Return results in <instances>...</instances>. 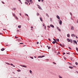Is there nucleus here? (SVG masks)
Wrapping results in <instances>:
<instances>
[{
  "mask_svg": "<svg viewBox=\"0 0 78 78\" xmlns=\"http://www.w3.org/2000/svg\"><path fill=\"white\" fill-rule=\"evenodd\" d=\"M20 66H22V67H25L26 68H27V66H26L22 65H20Z\"/></svg>",
  "mask_w": 78,
  "mask_h": 78,
  "instance_id": "nucleus-1",
  "label": "nucleus"
},
{
  "mask_svg": "<svg viewBox=\"0 0 78 78\" xmlns=\"http://www.w3.org/2000/svg\"><path fill=\"white\" fill-rule=\"evenodd\" d=\"M37 6H38V8H39V9H42V8L41 7V6H39V5L38 4H37Z\"/></svg>",
  "mask_w": 78,
  "mask_h": 78,
  "instance_id": "nucleus-2",
  "label": "nucleus"
},
{
  "mask_svg": "<svg viewBox=\"0 0 78 78\" xmlns=\"http://www.w3.org/2000/svg\"><path fill=\"white\" fill-rule=\"evenodd\" d=\"M71 30H74V27L73 26H71Z\"/></svg>",
  "mask_w": 78,
  "mask_h": 78,
  "instance_id": "nucleus-3",
  "label": "nucleus"
},
{
  "mask_svg": "<svg viewBox=\"0 0 78 78\" xmlns=\"http://www.w3.org/2000/svg\"><path fill=\"white\" fill-rule=\"evenodd\" d=\"M59 23L60 25L62 24V21L61 20H59Z\"/></svg>",
  "mask_w": 78,
  "mask_h": 78,
  "instance_id": "nucleus-4",
  "label": "nucleus"
},
{
  "mask_svg": "<svg viewBox=\"0 0 78 78\" xmlns=\"http://www.w3.org/2000/svg\"><path fill=\"white\" fill-rule=\"evenodd\" d=\"M56 17L58 19H60V17L58 15H57L56 16Z\"/></svg>",
  "mask_w": 78,
  "mask_h": 78,
  "instance_id": "nucleus-5",
  "label": "nucleus"
},
{
  "mask_svg": "<svg viewBox=\"0 0 78 78\" xmlns=\"http://www.w3.org/2000/svg\"><path fill=\"white\" fill-rule=\"evenodd\" d=\"M67 41H68V42H70L71 40H70V39H69L67 38Z\"/></svg>",
  "mask_w": 78,
  "mask_h": 78,
  "instance_id": "nucleus-6",
  "label": "nucleus"
},
{
  "mask_svg": "<svg viewBox=\"0 0 78 78\" xmlns=\"http://www.w3.org/2000/svg\"><path fill=\"white\" fill-rule=\"evenodd\" d=\"M50 27H52V28H54V26L52 24L50 25Z\"/></svg>",
  "mask_w": 78,
  "mask_h": 78,
  "instance_id": "nucleus-7",
  "label": "nucleus"
},
{
  "mask_svg": "<svg viewBox=\"0 0 78 78\" xmlns=\"http://www.w3.org/2000/svg\"><path fill=\"white\" fill-rule=\"evenodd\" d=\"M45 56L44 55H43L42 56H39L38 57V58H43V57H44Z\"/></svg>",
  "mask_w": 78,
  "mask_h": 78,
  "instance_id": "nucleus-8",
  "label": "nucleus"
},
{
  "mask_svg": "<svg viewBox=\"0 0 78 78\" xmlns=\"http://www.w3.org/2000/svg\"><path fill=\"white\" fill-rule=\"evenodd\" d=\"M46 16H47V17H49V15H48V13H46Z\"/></svg>",
  "mask_w": 78,
  "mask_h": 78,
  "instance_id": "nucleus-9",
  "label": "nucleus"
},
{
  "mask_svg": "<svg viewBox=\"0 0 78 78\" xmlns=\"http://www.w3.org/2000/svg\"><path fill=\"white\" fill-rule=\"evenodd\" d=\"M69 68H70V69H73V67L72 66H69Z\"/></svg>",
  "mask_w": 78,
  "mask_h": 78,
  "instance_id": "nucleus-10",
  "label": "nucleus"
},
{
  "mask_svg": "<svg viewBox=\"0 0 78 78\" xmlns=\"http://www.w3.org/2000/svg\"><path fill=\"white\" fill-rule=\"evenodd\" d=\"M71 36L72 37H75V35L74 34H72L71 35Z\"/></svg>",
  "mask_w": 78,
  "mask_h": 78,
  "instance_id": "nucleus-11",
  "label": "nucleus"
},
{
  "mask_svg": "<svg viewBox=\"0 0 78 78\" xmlns=\"http://www.w3.org/2000/svg\"><path fill=\"white\" fill-rule=\"evenodd\" d=\"M40 19L41 22H42V19L41 17H40Z\"/></svg>",
  "mask_w": 78,
  "mask_h": 78,
  "instance_id": "nucleus-12",
  "label": "nucleus"
},
{
  "mask_svg": "<svg viewBox=\"0 0 78 78\" xmlns=\"http://www.w3.org/2000/svg\"><path fill=\"white\" fill-rule=\"evenodd\" d=\"M58 77L59 78H62V76L60 75H58Z\"/></svg>",
  "mask_w": 78,
  "mask_h": 78,
  "instance_id": "nucleus-13",
  "label": "nucleus"
},
{
  "mask_svg": "<svg viewBox=\"0 0 78 78\" xmlns=\"http://www.w3.org/2000/svg\"><path fill=\"white\" fill-rule=\"evenodd\" d=\"M21 27H22V26L21 25L18 26V27L19 28H21Z\"/></svg>",
  "mask_w": 78,
  "mask_h": 78,
  "instance_id": "nucleus-14",
  "label": "nucleus"
},
{
  "mask_svg": "<svg viewBox=\"0 0 78 78\" xmlns=\"http://www.w3.org/2000/svg\"><path fill=\"white\" fill-rule=\"evenodd\" d=\"M67 36L68 37H70V35H69V34H67Z\"/></svg>",
  "mask_w": 78,
  "mask_h": 78,
  "instance_id": "nucleus-15",
  "label": "nucleus"
},
{
  "mask_svg": "<svg viewBox=\"0 0 78 78\" xmlns=\"http://www.w3.org/2000/svg\"><path fill=\"white\" fill-rule=\"evenodd\" d=\"M56 41H57V42H59V40L58 39H56Z\"/></svg>",
  "mask_w": 78,
  "mask_h": 78,
  "instance_id": "nucleus-16",
  "label": "nucleus"
},
{
  "mask_svg": "<svg viewBox=\"0 0 78 78\" xmlns=\"http://www.w3.org/2000/svg\"><path fill=\"white\" fill-rule=\"evenodd\" d=\"M30 74H32V71H31V70H30Z\"/></svg>",
  "mask_w": 78,
  "mask_h": 78,
  "instance_id": "nucleus-17",
  "label": "nucleus"
},
{
  "mask_svg": "<svg viewBox=\"0 0 78 78\" xmlns=\"http://www.w3.org/2000/svg\"><path fill=\"white\" fill-rule=\"evenodd\" d=\"M1 51H3L4 50H5V49L3 48H2L1 49Z\"/></svg>",
  "mask_w": 78,
  "mask_h": 78,
  "instance_id": "nucleus-18",
  "label": "nucleus"
},
{
  "mask_svg": "<svg viewBox=\"0 0 78 78\" xmlns=\"http://www.w3.org/2000/svg\"><path fill=\"white\" fill-rule=\"evenodd\" d=\"M73 42L74 43H76V41L75 40H73Z\"/></svg>",
  "mask_w": 78,
  "mask_h": 78,
  "instance_id": "nucleus-19",
  "label": "nucleus"
},
{
  "mask_svg": "<svg viewBox=\"0 0 78 78\" xmlns=\"http://www.w3.org/2000/svg\"><path fill=\"white\" fill-rule=\"evenodd\" d=\"M15 18H16V19H17V20H18V18L17 17V16H15Z\"/></svg>",
  "mask_w": 78,
  "mask_h": 78,
  "instance_id": "nucleus-20",
  "label": "nucleus"
},
{
  "mask_svg": "<svg viewBox=\"0 0 78 78\" xmlns=\"http://www.w3.org/2000/svg\"><path fill=\"white\" fill-rule=\"evenodd\" d=\"M50 21L51 22H52V18H50Z\"/></svg>",
  "mask_w": 78,
  "mask_h": 78,
  "instance_id": "nucleus-21",
  "label": "nucleus"
},
{
  "mask_svg": "<svg viewBox=\"0 0 78 78\" xmlns=\"http://www.w3.org/2000/svg\"><path fill=\"white\" fill-rule=\"evenodd\" d=\"M26 2H28V3H30V1H29V0H26Z\"/></svg>",
  "mask_w": 78,
  "mask_h": 78,
  "instance_id": "nucleus-22",
  "label": "nucleus"
},
{
  "mask_svg": "<svg viewBox=\"0 0 78 78\" xmlns=\"http://www.w3.org/2000/svg\"><path fill=\"white\" fill-rule=\"evenodd\" d=\"M12 10H13L14 11H15L16 10V8H13L12 9Z\"/></svg>",
  "mask_w": 78,
  "mask_h": 78,
  "instance_id": "nucleus-23",
  "label": "nucleus"
},
{
  "mask_svg": "<svg viewBox=\"0 0 78 78\" xmlns=\"http://www.w3.org/2000/svg\"><path fill=\"white\" fill-rule=\"evenodd\" d=\"M10 65H11V66H13V67H15V66L13 65L11 63Z\"/></svg>",
  "mask_w": 78,
  "mask_h": 78,
  "instance_id": "nucleus-24",
  "label": "nucleus"
},
{
  "mask_svg": "<svg viewBox=\"0 0 78 78\" xmlns=\"http://www.w3.org/2000/svg\"><path fill=\"white\" fill-rule=\"evenodd\" d=\"M17 72H21V70L20 69H18L17 70Z\"/></svg>",
  "mask_w": 78,
  "mask_h": 78,
  "instance_id": "nucleus-25",
  "label": "nucleus"
},
{
  "mask_svg": "<svg viewBox=\"0 0 78 78\" xmlns=\"http://www.w3.org/2000/svg\"><path fill=\"white\" fill-rule=\"evenodd\" d=\"M52 44H55V41H53L52 42Z\"/></svg>",
  "mask_w": 78,
  "mask_h": 78,
  "instance_id": "nucleus-26",
  "label": "nucleus"
},
{
  "mask_svg": "<svg viewBox=\"0 0 78 78\" xmlns=\"http://www.w3.org/2000/svg\"><path fill=\"white\" fill-rule=\"evenodd\" d=\"M70 42H71V43H72L73 42V41H72V40H71Z\"/></svg>",
  "mask_w": 78,
  "mask_h": 78,
  "instance_id": "nucleus-27",
  "label": "nucleus"
},
{
  "mask_svg": "<svg viewBox=\"0 0 78 78\" xmlns=\"http://www.w3.org/2000/svg\"><path fill=\"white\" fill-rule=\"evenodd\" d=\"M76 50H77V51H78V48L76 47Z\"/></svg>",
  "mask_w": 78,
  "mask_h": 78,
  "instance_id": "nucleus-28",
  "label": "nucleus"
},
{
  "mask_svg": "<svg viewBox=\"0 0 78 78\" xmlns=\"http://www.w3.org/2000/svg\"><path fill=\"white\" fill-rule=\"evenodd\" d=\"M25 4H26V5H28V3L27 2H25Z\"/></svg>",
  "mask_w": 78,
  "mask_h": 78,
  "instance_id": "nucleus-29",
  "label": "nucleus"
},
{
  "mask_svg": "<svg viewBox=\"0 0 78 78\" xmlns=\"http://www.w3.org/2000/svg\"><path fill=\"white\" fill-rule=\"evenodd\" d=\"M69 13L72 16V13L71 12H70Z\"/></svg>",
  "mask_w": 78,
  "mask_h": 78,
  "instance_id": "nucleus-30",
  "label": "nucleus"
},
{
  "mask_svg": "<svg viewBox=\"0 0 78 78\" xmlns=\"http://www.w3.org/2000/svg\"><path fill=\"white\" fill-rule=\"evenodd\" d=\"M75 64H76V65H78V62H76V63H75Z\"/></svg>",
  "mask_w": 78,
  "mask_h": 78,
  "instance_id": "nucleus-31",
  "label": "nucleus"
},
{
  "mask_svg": "<svg viewBox=\"0 0 78 78\" xmlns=\"http://www.w3.org/2000/svg\"><path fill=\"white\" fill-rule=\"evenodd\" d=\"M30 0V3H32V0Z\"/></svg>",
  "mask_w": 78,
  "mask_h": 78,
  "instance_id": "nucleus-32",
  "label": "nucleus"
},
{
  "mask_svg": "<svg viewBox=\"0 0 78 78\" xmlns=\"http://www.w3.org/2000/svg\"><path fill=\"white\" fill-rule=\"evenodd\" d=\"M12 15H13V16H14V17H15L16 16L15 15V14L13 13Z\"/></svg>",
  "mask_w": 78,
  "mask_h": 78,
  "instance_id": "nucleus-33",
  "label": "nucleus"
},
{
  "mask_svg": "<svg viewBox=\"0 0 78 78\" xmlns=\"http://www.w3.org/2000/svg\"><path fill=\"white\" fill-rule=\"evenodd\" d=\"M25 16H28V14H25Z\"/></svg>",
  "mask_w": 78,
  "mask_h": 78,
  "instance_id": "nucleus-34",
  "label": "nucleus"
},
{
  "mask_svg": "<svg viewBox=\"0 0 78 78\" xmlns=\"http://www.w3.org/2000/svg\"><path fill=\"white\" fill-rule=\"evenodd\" d=\"M51 48V47H48V49H50Z\"/></svg>",
  "mask_w": 78,
  "mask_h": 78,
  "instance_id": "nucleus-35",
  "label": "nucleus"
},
{
  "mask_svg": "<svg viewBox=\"0 0 78 78\" xmlns=\"http://www.w3.org/2000/svg\"><path fill=\"white\" fill-rule=\"evenodd\" d=\"M37 16H39V13H37Z\"/></svg>",
  "mask_w": 78,
  "mask_h": 78,
  "instance_id": "nucleus-36",
  "label": "nucleus"
},
{
  "mask_svg": "<svg viewBox=\"0 0 78 78\" xmlns=\"http://www.w3.org/2000/svg\"><path fill=\"white\" fill-rule=\"evenodd\" d=\"M68 48H69V49H70V50H72V49L70 48V47H69Z\"/></svg>",
  "mask_w": 78,
  "mask_h": 78,
  "instance_id": "nucleus-37",
  "label": "nucleus"
},
{
  "mask_svg": "<svg viewBox=\"0 0 78 78\" xmlns=\"http://www.w3.org/2000/svg\"><path fill=\"white\" fill-rule=\"evenodd\" d=\"M45 24H44V23H43V27H44V26H45Z\"/></svg>",
  "mask_w": 78,
  "mask_h": 78,
  "instance_id": "nucleus-38",
  "label": "nucleus"
},
{
  "mask_svg": "<svg viewBox=\"0 0 78 78\" xmlns=\"http://www.w3.org/2000/svg\"><path fill=\"white\" fill-rule=\"evenodd\" d=\"M55 43H56V44H57L58 43L57 42V41H56V40L55 41Z\"/></svg>",
  "mask_w": 78,
  "mask_h": 78,
  "instance_id": "nucleus-39",
  "label": "nucleus"
},
{
  "mask_svg": "<svg viewBox=\"0 0 78 78\" xmlns=\"http://www.w3.org/2000/svg\"><path fill=\"white\" fill-rule=\"evenodd\" d=\"M2 3L3 4H5V2H4L2 1Z\"/></svg>",
  "mask_w": 78,
  "mask_h": 78,
  "instance_id": "nucleus-40",
  "label": "nucleus"
},
{
  "mask_svg": "<svg viewBox=\"0 0 78 78\" xmlns=\"http://www.w3.org/2000/svg\"><path fill=\"white\" fill-rule=\"evenodd\" d=\"M58 30L59 31H61V29H58Z\"/></svg>",
  "mask_w": 78,
  "mask_h": 78,
  "instance_id": "nucleus-41",
  "label": "nucleus"
},
{
  "mask_svg": "<svg viewBox=\"0 0 78 78\" xmlns=\"http://www.w3.org/2000/svg\"><path fill=\"white\" fill-rule=\"evenodd\" d=\"M48 28H50V27L49 26H48Z\"/></svg>",
  "mask_w": 78,
  "mask_h": 78,
  "instance_id": "nucleus-42",
  "label": "nucleus"
},
{
  "mask_svg": "<svg viewBox=\"0 0 78 78\" xmlns=\"http://www.w3.org/2000/svg\"><path fill=\"white\" fill-rule=\"evenodd\" d=\"M59 45H60V46H62V44H59Z\"/></svg>",
  "mask_w": 78,
  "mask_h": 78,
  "instance_id": "nucleus-43",
  "label": "nucleus"
},
{
  "mask_svg": "<svg viewBox=\"0 0 78 78\" xmlns=\"http://www.w3.org/2000/svg\"><path fill=\"white\" fill-rule=\"evenodd\" d=\"M53 39L54 41H56V39H55V38H53Z\"/></svg>",
  "mask_w": 78,
  "mask_h": 78,
  "instance_id": "nucleus-44",
  "label": "nucleus"
},
{
  "mask_svg": "<svg viewBox=\"0 0 78 78\" xmlns=\"http://www.w3.org/2000/svg\"><path fill=\"white\" fill-rule=\"evenodd\" d=\"M19 2H20V3H21V1L20 0H18Z\"/></svg>",
  "mask_w": 78,
  "mask_h": 78,
  "instance_id": "nucleus-45",
  "label": "nucleus"
},
{
  "mask_svg": "<svg viewBox=\"0 0 78 78\" xmlns=\"http://www.w3.org/2000/svg\"><path fill=\"white\" fill-rule=\"evenodd\" d=\"M30 58H31V59H33V58L32 57H30Z\"/></svg>",
  "mask_w": 78,
  "mask_h": 78,
  "instance_id": "nucleus-46",
  "label": "nucleus"
},
{
  "mask_svg": "<svg viewBox=\"0 0 78 78\" xmlns=\"http://www.w3.org/2000/svg\"><path fill=\"white\" fill-rule=\"evenodd\" d=\"M17 32H19V30H17Z\"/></svg>",
  "mask_w": 78,
  "mask_h": 78,
  "instance_id": "nucleus-47",
  "label": "nucleus"
},
{
  "mask_svg": "<svg viewBox=\"0 0 78 78\" xmlns=\"http://www.w3.org/2000/svg\"><path fill=\"white\" fill-rule=\"evenodd\" d=\"M70 60L72 61V58H70Z\"/></svg>",
  "mask_w": 78,
  "mask_h": 78,
  "instance_id": "nucleus-48",
  "label": "nucleus"
},
{
  "mask_svg": "<svg viewBox=\"0 0 78 78\" xmlns=\"http://www.w3.org/2000/svg\"><path fill=\"white\" fill-rule=\"evenodd\" d=\"M63 55H65L66 54V53L63 52Z\"/></svg>",
  "mask_w": 78,
  "mask_h": 78,
  "instance_id": "nucleus-49",
  "label": "nucleus"
},
{
  "mask_svg": "<svg viewBox=\"0 0 78 78\" xmlns=\"http://www.w3.org/2000/svg\"><path fill=\"white\" fill-rule=\"evenodd\" d=\"M37 44H39V42H37Z\"/></svg>",
  "mask_w": 78,
  "mask_h": 78,
  "instance_id": "nucleus-50",
  "label": "nucleus"
},
{
  "mask_svg": "<svg viewBox=\"0 0 78 78\" xmlns=\"http://www.w3.org/2000/svg\"><path fill=\"white\" fill-rule=\"evenodd\" d=\"M20 44H23V43H20Z\"/></svg>",
  "mask_w": 78,
  "mask_h": 78,
  "instance_id": "nucleus-51",
  "label": "nucleus"
},
{
  "mask_svg": "<svg viewBox=\"0 0 78 78\" xmlns=\"http://www.w3.org/2000/svg\"><path fill=\"white\" fill-rule=\"evenodd\" d=\"M44 28H45V30H46V26H45Z\"/></svg>",
  "mask_w": 78,
  "mask_h": 78,
  "instance_id": "nucleus-52",
  "label": "nucleus"
},
{
  "mask_svg": "<svg viewBox=\"0 0 78 78\" xmlns=\"http://www.w3.org/2000/svg\"><path fill=\"white\" fill-rule=\"evenodd\" d=\"M57 29L58 30L59 29V28H58V27H57Z\"/></svg>",
  "mask_w": 78,
  "mask_h": 78,
  "instance_id": "nucleus-53",
  "label": "nucleus"
},
{
  "mask_svg": "<svg viewBox=\"0 0 78 78\" xmlns=\"http://www.w3.org/2000/svg\"><path fill=\"white\" fill-rule=\"evenodd\" d=\"M64 59H65V60L66 59V58L64 57Z\"/></svg>",
  "mask_w": 78,
  "mask_h": 78,
  "instance_id": "nucleus-54",
  "label": "nucleus"
},
{
  "mask_svg": "<svg viewBox=\"0 0 78 78\" xmlns=\"http://www.w3.org/2000/svg\"><path fill=\"white\" fill-rule=\"evenodd\" d=\"M48 40L49 41H51V40H50V39L49 38H48Z\"/></svg>",
  "mask_w": 78,
  "mask_h": 78,
  "instance_id": "nucleus-55",
  "label": "nucleus"
},
{
  "mask_svg": "<svg viewBox=\"0 0 78 78\" xmlns=\"http://www.w3.org/2000/svg\"><path fill=\"white\" fill-rule=\"evenodd\" d=\"M76 38L78 39V37H77V36H76Z\"/></svg>",
  "mask_w": 78,
  "mask_h": 78,
  "instance_id": "nucleus-56",
  "label": "nucleus"
},
{
  "mask_svg": "<svg viewBox=\"0 0 78 78\" xmlns=\"http://www.w3.org/2000/svg\"><path fill=\"white\" fill-rule=\"evenodd\" d=\"M31 28H33V27H31Z\"/></svg>",
  "mask_w": 78,
  "mask_h": 78,
  "instance_id": "nucleus-57",
  "label": "nucleus"
},
{
  "mask_svg": "<svg viewBox=\"0 0 78 78\" xmlns=\"http://www.w3.org/2000/svg\"><path fill=\"white\" fill-rule=\"evenodd\" d=\"M15 38H16L17 39V38H18V37H17L16 36L15 37Z\"/></svg>",
  "mask_w": 78,
  "mask_h": 78,
  "instance_id": "nucleus-58",
  "label": "nucleus"
},
{
  "mask_svg": "<svg viewBox=\"0 0 78 78\" xmlns=\"http://www.w3.org/2000/svg\"><path fill=\"white\" fill-rule=\"evenodd\" d=\"M6 64H9V65H10V64H9V63H6Z\"/></svg>",
  "mask_w": 78,
  "mask_h": 78,
  "instance_id": "nucleus-59",
  "label": "nucleus"
},
{
  "mask_svg": "<svg viewBox=\"0 0 78 78\" xmlns=\"http://www.w3.org/2000/svg\"><path fill=\"white\" fill-rule=\"evenodd\" d=\"M53 63L55 64H56V63L55 62H53Z\"/></svg>",
  "mask_w": 78,
  "mask_h": 78,
  "instance_id": "nucleus-60",
  "label": "nucleus"
},
{
  "mask_svg": "<svg viewBox=\"0 0 78 78\" xmlns=\"http://www.w3.org/2000/svg\"><path fill=\"white\" fill-rule=\"evenodd\" d=\"M77 23H78V20H77Z\"/></svg>",
  "mask_w": 78,
  "mask_h": 78,
  "instance_id": "nucleus-61",
  "label": "nucleus"
},
{
  "mask_svg": "<svg viewBox=\"0 0 78 78\" xmlns=\"http://www.w3.org/2000/svg\"><path fill=\"white\" fill-rule=\"evenodd\" d=\"M38 2H41V0H38Z\"/></svg>",
  "mask_w": 78,
  "mask_h": 78,
  "instance_id": "nucleus-62",
  "label": "nucleus"
},
{
  "mask_svg": "<svg viewBox=\"0 0 78 78\" xmlns=\"http://www.w3.org/2000/svg\"><path fill=\"white\" fill-rule=\"evenodd\" d=\"M5 45H6V46H8V44H6Z\"/></svg>",
  "mask_w": 78,
  "mask_h": 78,
  "instance_id": "nucleus-63",
  "label": "nucleus"
},
{
  "mask_svg": "<svg viewBox=\"0 0 78 78\" xmlns=\"http://www.w3.org/2000/svg\"><path fill=\"white\" fill-rule=\"evenodd\" d=\"M19 14L20 15V16H21V13H20Z\"/></svg>",
  "mask_w": 78,
  "mask_h": 78,
  "instance_id": "nucleus-64",
  "label": "nucleus"
}]
</instances>
